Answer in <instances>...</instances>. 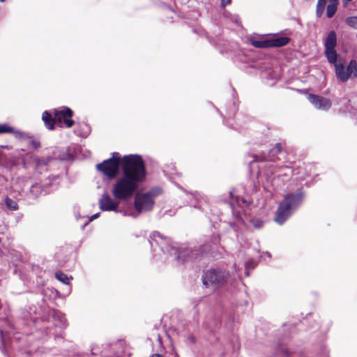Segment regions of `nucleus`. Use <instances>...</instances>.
Listing matches in <instances>:
<instances>
[{
	"instance_id": "nucleus-1",
	"label": "nucleus",
	"mask_w": 357,
	"mask_h": 357,
	"mask_svg": "<svg viewBox=\"0 0 357 357\" xmlns=\"http://www.w3.org/2000/svg\"><path fill=\"white\" fill-rule=\"evenodd\" d=\"M114 153L111 158L96 165V168L109 178L116 176L119 166L122 175L113 185L112 193L117 200H126L134 195L140 184L146 178V169L141 156L138 155H125L120 159Z\"/></svg>"
},
{
	"instance_id": "nucleus-24",
	"label": "nucleus",
	"mask_w": 357,
	"mask_h": 357,
	"mask_svg": "<svg viewBox=\"0 0 357 357\" xmlns=\"http://www.w3.org/2000/svg\"><path fill=\"white\" fill-rule=\"evenodd\" d=\"M252 222H253L254 226L256 228H260L263 225L262 222H261L260 220H253Z\"/></svg>"
},
{
	"instance_id": "nucleus-6",
	"label": "nucleus",
	"mask_w": 357,
	"mask_h": 357,
	"mask_svg": "<svg viewBox=\"0 0 357 357\" xmlns=\"http://www.w3.org/2000/svg\"><path fill=\"white\" fill-rule=\"evenodd\" d=\"M119 202L112 199L107 193L103 194L99 199V206L104 211H116Z\"/></svg>"
},
{
	"instance_id": "nucleus-20",
	"label": "nucleus",
	"mask_w": 357,
	"mask_h": 357,
	"mask_svg": "<svg viewBox=\"0 0 357 357\" xmlns=\"http://www.w3.org/2000/svg\"><path fill=\"white\" fill-rule=\"evenodd\" d=\"M55 277L58 280H59L62 283L66 284H69L70 280H69L68 277L66 274L62 273L61 271L56 272Z\"/></svg>"
},
{
	"instance_id": "nucleus-23",
	"label": "nucleus",
	"mask_w": 357,
	"mask_h": 357,
	"mask_svg": "<svg viewBox=\"0 0 357 357\" xmlns=\"http://www.w3.org/2000/svg\"><path fill=\"white\" fill-rule=\"evenodd\" d=\"M151 238H153V240L154 241H155V243L157 244H159L160 243L158 242V239H162V235L158 233V232H154L153 233L152 236H151Z\"/></svg>"
},
{
	"instance_id": "nucleus-5",
	"label": "nucleus",
	"mask_w": 357,
	"mask_h": 357,
	"mask_svg": "<svg viewBox=\"0 0 357 357\" xmlns=\"http://www.w3.org/2000/svg\"><path fill=\"white\" fill-rule=\"evenodd\" d=\"M54 115H55V120L57 122H61L63 120L64 123L68 128H70L74 125V121L68 119V118L73 116V112L68 107H65L61 110L54 109Z\"/></svg>"
},
{
	"instance_id": "nucleus-9",
	"label": "nucleus",
	"mask_w": 357,
	"mask_h": 357,
	"mask_svg": "<svg viewBox=\"0 0 357 357\" xmlns=\"http://www.w3.org/2000/svg\"><path fill=\"white\" fill-rule=\"evenodd\" d=\"M337 44L336 33L334 31L329 32L326 40L325 41V49H333L335 48Z\"/></svg>"
},
{
	"instance_id": "nucleus-22",
	"label": "nucleus",
	"mask_w": 357,
	"mask_h": 357,
	"mask_svg": "<svg viewBox=\"0 0 357 357\" xmlns=\"http://www.w3.org/2000/svg\"><path fill=\"white\" fill-rule=\"evenodd\" d=\"M346 22L349 26L357 29V16L347 17L346 19Z\"/></svg>"
},
{
	"instance_id": "nucleus-15",
	"label": "nucleus",
	"mask_w": 357,
	"mask_h": 357,
	"mask_svg": "<svg viewBox=\"0 0 357 357\" xmlns=\"http://www.w3.org/2000/svg\"><path fill=\"white\" fill-rule=\"evenodd\" d=\"M325 54L328 61L331 63H333L335 66L337 63V52L335 48L333 49H325Z\"/></svg>"
},
{
	"instance_id": "nucleus-12",
	"label": "nucleus",
	"mask_w": 357,
	"mask_h": 357,
	"mask_svg": "<svg viewBox=\"0 0 357 357\" xmlns=\"http://www.w3.org/2000/svg\"><path fill=\"white\" fill-rule=\"evenodd\" d=\"M13 132L17 137L22 138L25 134L20 131H15L13 128L7 124H0V134Z\"/></svg>"
},
{
	"instance_id": "nucleus-16",
	"label": "nucleus",
	"mask_w": 357,
	"mask_h": 357,
	"mask_svg": "<svg viewBox=\"0 0 357 357\" xmlns=\"http://www.w3.org/2000/svg\"><path fill=\"white\" fill-rule=\"evenodd\" d=\"M189 252L190 251L188 249H182V250H175L172 254L176 256L178 261L183 262L186 260L187 257H190Z\"/></svg>"
},
{
	"instance_id": "nucleus-32",
	"label": "nucleus",
	"mask_w": 357,
	"mask_h": 357,
	"mask_svg": "<svg viewBox=\"0 0 357 357\" xmlns=\"http://www.w3.org/2000/svg\"><path fill=\"white\" fill-rule=\"evenodd\" d=\"M356 38H357V33H356Z\"/></svg>"
},
{
	"instance_id": "nucleus-19",
	"label": "nucleus",
	"mask_w": 357,
	"mask_h": 357,
	"mask_svg": "<svg viewBox=\"0 0 357 357\" xmlns=\"http://www.w3.org/2000/svg\"><path fill=\"white\" fill-rule=\"evenodd\" d=\"M252 45L257 48L270 47L269 40H253Z\"/></svg>"
},
{
	"instance_id": "nucleus-26",
	"label": "nucleus",
	"mask_w": 357,
	"mask_h": 357,
	"mask_svg": "<svg viewBox=\"0 0 357 357\" xmlns=\"http://www.w3.org/2000/svg\"><path fill=\"white\" fill-rule=\"evenodd\" d=\"M230 3V0H221V4L222 6H226Z\"/></svg>"
},
{
	"instance_id": "nucleus-4",
	"label": "nucleus",
	"mask_w": 357,
	"mask_h": 357,
	"mask_svg": "<svg viewBox=\"0 0 357 357\" xmlns=\"http://www.w3.org/2000/svg\"><path fill=\"white\" fill-rule=\"evenodd\" d=\"M154 201L151 192L137 195L135 200V207L138 213L148 211L152 209Z\"/></svg>"
},
{
	"instance_id": "nucleus-25",
	"label": "nucleus",
	"mask_w": 357,
	"mask_h": 357,
	"mask_svg": "<svg viewBox=\"0 0 357 357\" xmlns=\"http://www.w3.org/2000/svg\"><path fill=\"white\" fill-rule=\"evenodd\" d=\"M31 144L35 149H38L40 146V144L38 141H32Z\"/></svg>"
},
{
	"instance_id": "nucleus-14",
	"label": "nucleus",
	"mask_w": 357,
	"mask_h": 357,
	"mask_svg": "<svg viewBox=\"0 0 357 357\" xmlns=\"http://www.w3.org/2000/svg\"><path fill=\"white\" fill-rule=\"evenodd\" d=\"M347 73L350 78H355L357 77V61L355 59L350 61L349 65L347 67Z\"/></svg>"
},
{
	"instance_id": "nucleus-28",
	"label": "nucleus",
	"mask_w": 357,
	"mask_h": 357,
	"mask_svg": "<svg viewBox=\"0 0 357 357\" xmlns=\"http://www.w3.org/2000/svg\"><path fill=\"white\" fill-rule=\"evenodd\" d=\"M264 158H261L259 156H255V161H261L263 160Z\"/></svg>"
},
{
	"instance_id": "nucleus-11",
	"label": "nucleus",
	"mask_w": 357,
	"mask_h": 357,
	"mask_svg": "<svg viewBox=\"0 0 357 357\" xmlns=\"http://www.w3.org/2000/svg\"><path fill=\"white\" fill-rule=\"evenodd\" d=\"M289 41L288 37H276L269 40L270 47H282L287 45Z\"/></svg>"
},
{
	"instance_id": "nucleus-21",
	"label": "nucleus",
	"mask_w": 357,
	"mask_h": 357,
	"mask_svg": "<svg viewBox=\"0 0 357 357\" xmlns=\"http://www.w3.org/2000/svg\"><path fill=\"white\" fill-rule=\"evenodd\" d=\"M5 203L8 208L15 211L18 208V205L17 202L10 198L6 197L5 199Z\"/></svg>"
},
{
	"instance_id": "nucleus-17",
	"label": "nucleus",
	"mask_w": 357,
	"mask_h": 357,
	"mask_svg": "<svg viewBox=\"0 0 357 357\" xmlns=\"http://www.w3.org/2000/svg\"><path fill=\"white\" fill-rule=\"evenodd\" d=\"M327 1L328 0H318L316 6V15L318 17H320L323 15Z\"/></svg>"
},
{
	"instance_id": "nucleus-29",
	"label": "nucleus",
	"mask_w": 357,
	"mask_h": 357,
	"mask_svg": "<svg viewBox=\"0 0 357 357\" xmlns=\"http://www.w3.org/2000/svg\"><path fill=\"white\" fill-rule=\"evenodd\" d=\"M150 357H164L162 356V355L159 354H153Z\"/></svg>"
},
{
	"instance_id": "nucleus-3",
	"label": "nucleus",
	"mask_w": 357,
	"mask_h": 357,
	"mask_svg": "<svg viewBox=\"0 0 357 357\" xmlns=\"http://www.w3.org/2000/svg\"><path fill=\"white\" fill-rule=\"evenodd\" d=\"M228 276L225 271L211 269L206 271L202 276V282L206 287L222 284Z\"/></svg>"
},
{
	"instance_id": "nucleus-7",
	"label": "nucleus",
	"mask_w": 357,
	"mask_h": 357,
	"mask_svg": "<svg viewBox=\"0 0 357 357\" xmlns=\"http://www.w3.org/2000/svg\"><path fill=\"white\" fill-rule=\"evenodd\" d=\"M308 100L314 105V106L319 109L322 110H328L331 108L332 104L329 99L314 95V94H309L308 96Z\"/></svg>"
},
{
	"instance_id": "nucleus-27",
	"label": "nucleus",
	"mask_w": 357,
	"mask_h": 357,
	"mask_svg": "<svg viewBox=\"0 0 357 357\" xmlns=\"http://www.w3.org/2000/svg\"><path fill=\"white\" fill-rule=\"evenodd\" d=\"M99 215H100V213H96V214L93 215L92 216H91V218H90L89 220H90V221H93V220H94L95 219H96L97 218H98V217H99Z\"/></svg>"
},
{
	"instance_id": "nucleus-10",
	"label": "nucleus",
	"mask_w": 357,
	"mask_h": 357,
	"mask_svg": "<svg viewBox=\"0 0 357 357\" xmlns=\"http://www.w3.org/2000/svg\"><path fill=\"white\" fill-rule=\"evenodd\" d=\"M42 119L44 121L46 128L49 130H53L54 124L57 121L55 120V116L53 119L52 114L47 111L43 112Z\"/></svg>"
},
{
	"instance_id": "nucleus-31",
	"label": "nucleus",
	"mask_w": 357,
	"mask_h": 357,
	"mask_svg": "<svg viewBox=\"0 0 357 357\" xmlns=\"http://www.w3.org/2000/svg\"><path fill=\"white\" fill-rule=\"evenodd\" d=\"M5 0H0L1 2H3Z\"/></svg>"
},
{
	"instance_id": "nucleus-13",
	"label": "nucleus",
	"mask_w": 357,
	"mask_h": 357,
	"mask_svg": "<svg viewBox=\"0 0 357 357\" xmlns=\"http://www.w3.org/2000/svg\"><path fill=\"white\" fill-rule=\"evenodd\" d=\"M339 0H331L326 7V15L328 18L333 17L337 9Z\"/></svg>"
},
{
	"instance_id": "nucleus-2",
	"label": "nucleus",
	"mask_w": 357,
	"mask_h": 357,
	"mask_svg": "<svg viewBox=\"0 0 357 357\" xmlns=\"http://www.w3.org/2000/svg\"><path fill=\"white\" fill-rule=\"evenodd\" d=\"M302 200L301 193L287 195L278 206L275 221L280 225L283 224L291 215L292 211L301 204Z\"/></svg>"
},
{
	"instance_id": "nucleus-30",
	"label": "nucleus",
	"mask_w": 357,
	"mask_h": 357,
	"mask_svg": "<svg viewBox=\"0 0 357 357\" xmlns=\"http://www.w3.org/2000/svg\"><path fill=\"white\" fill-rule=\"evenodd\" d=\"M245 267H246V268H248L249 267H251V264H250L249 262H247L246 264H245Z\"/></svg>"
},
{
	"instance_id": "nucleus-18",
	"label": "nucleus",
	"mask_w": 357,
	"mask_h": 357,
	"mask_svg": "<svg viewBox=\"0 0 357 357\" xmlns=\"http://www.w3.org/2000/svg\"><path fill=\"white\" fill-rule=\"evenodd\" d=\"M282 150V146L280 143H278L275 144V147L270 151L268 158L271 160H274L275 158V155L278 153H280Z\"/></svg>"
},
{
	"instance_id": "nucleus-8",
	"label": "nucleus",
	"mask_w": 357,
	"mask_h": 357,
	"mask_svg": "<svg viewBox=\"0 0 357 357\" xmlns=\"http://www.w3.org/2000/svg\"><path fill=\"white\" fill-rule=\"evenodd\" d=\"M335 74L337 78L341 82L347 81L350 77L347 73V68H345L344 66L342 63H336L335 66Z\"/></svg>"
}]
</instances>
